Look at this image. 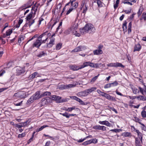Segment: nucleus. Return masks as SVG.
Masks as SVG:
<instances>
[{"label": "nucleus", "instance_id": "obj_35", "mask_svg": "<svg viewBox=\"0 0 146 146\" xmlns=\"http://www.w3.org/2000/svg\"><path fill=\"white\" fill-rule=\"evenodd\" d=\"M90 62H84L83 65L81 66L82 69L86 66H89Z\"/></svg>", "mask_w": 146, "mask_h": 146}, {"label": "nucleus", "instance_id": "obj_4", "mask_svg": "<svg viewBox=\"0 0 146 146\" xmlns=\"http://www.w3.org/2000/svg\"><path fill=\"white\" fill-rule=\"evenodd\" d=\"M78 29L77 27L73 26L71 27L70 29V31L74 35L76 36L79 37L80 36V33L77 32V30Z\"/></svg>", "mask_w": 146, "mask_h": 146}, {"label": "nucleus", "instance_id": "obj_58", "mask_svg": "<svg viewBox=\"0 0 146 146\" xmlns=\"http://www.w3.org/2000/svg\"><path fill=\"white\" fill-rule=\"evenodd\" d=\"M142 18H143L144 21L146 20V12H143L142 15Z\"/></svg>", "mask_w": 146, "mask_h": 146}, {"label": "nucleus", "instance_id": "obj_39", "mask_svg": "<svg viewBox=\"0 0 146 146\" xmlns=\"http://www.w3.org/2000/svg\"><path fill=\"white\" fill-rule=\"evenodd\" d=\"M70 98L72 100H76L77 101L79 102V101L80 100L76 96H70Z\"/></svg>", "mask_w": 146, "mask_h": 146}, {"label": "nucleus", "instance_id": "obj_64", "mask_svg": "<svg viewBox=\"0 0 146 146\" xmlns=\"http://www.w3.org/2000/svg\"><path fill=\"white\" fill-rule=\"evenodd\" d=\"M111 87V85L110 83L107 84L104 86V88H110Z\"/></svg>", "mask_w": 146, "mask_h": 146}, {"label": "nucleus", "instance_id": "obj_26", "mask_svg": "<svg viewBox=\"0 0 146 146\" xmlns=\"http://www.w3.org/2000/svg\"><path fill=\"white\" fill-rule=\"evenodd\" d=\"M60 97L59 96L56 95H53V96L52 97V99L53 100H54L56 101H60Z\"/></svg>", "mask_w": 146, "mask_h": 146}, {"label": "nucleus", "instance_id": "obj_46", "mask_svg": "<svg viewBox=\"0 0 146 146\" xmlns=\"http://www.w3.org/2000/svg\"><path fill=\"white\" fill-rule=\"evenodd\" d=\"M26 135L25 132L21 134H19L18 136V138L19 139L23 138Z\"/></svg>", "mask_w": 146, "mask_h": 146}, {"label": "nucleus", "instance_id": "obj_6", "mask_svg": "<svg viewBox=\"0 0 146 146\" xmlns=\"http://www.w3.org/2000/svg\"><path fill=\"white\" fill-rule=\"evenodd\" d=\"M41 39H36L35 42L33 44L32 47L30 48L32 50L33 48L35 47L39 48L41 45Z\"/></svg>", "mask_w": 146, "mask_h": 146}, {"label": "nucleus", "instance_id": "obj_50", "mask_svg": "<svg viewBox=\"0 0 146 146\" xmlns=\"http://www.w3.org/2000/svg\"><path fill=\"white\" fill-rule=\"evenodd\" d=\"M141 115L143 118L146 117V111L145 110H143L141 112Z\"/></svg>", "mask_w": 146, "mask_h": 146}, {"label": "nucleus", "instance_id": "obj_38", "mask_svg": "<svg viewBox=\"0 0 146 146\" xmlns=\"http://www.w3.org/2000/svg\"><path fill=\"white\" fill-rule=\"evenodd\" d=\"M107 107H108V110L113 111L116 113H118L117 111L113 107H111L109 106H108Z\"/></svg>", "mask_w": 146, "mask_h": 146}, {"label": "nucleus", "instance_id": "obj_32", "mask_svg": "<svg viewBox=\"0 0 146 146\" xmlns=\"http://www.w3.org/2000/svg\"><path fill=\"white\" fill-rule=\"evenodd\" d=\"M79 94L82 96H85L88 95L86 90L83 91L79 92Z\"/></svg>", "mask_w": 146, "mask_h": 146}, {"label": "nucleus", "instance_id": "obj_31", "mask_svg": "<svg viewBox=\"0 0 146 146\" xmlns=\"http://www.w3.org/2000/svg\"><path fill=\"white\" fill-rule=\"evenodd\" d=\"M137 134V135L141 141L142 142V139L143 138V135L142 133L139 132V131H138V132H136Z\"/></svg>", "mask_w": 146, "mask_h": 146}, {"label": "nucleus", "instance_id": "obj_2", "mask_svg": "<svg viewBox=\"0 0 146 146\" xmlns=\"http://www.w3.org/2000/svg\"><path fill=\"white\" fill-rule=\"evenodd\" d=\"M27 92L24 91H21L15 93L13 96L15 97L20 98H24L27 97Z\"/></svg>", "mask_w": 146, "mask_h": 146}, {"label": "nucleus", "instance_id": "obj_54", "mask_svg": "<svg viewBox=\"0 0 146 146\" xmlns=\"http://www.w3.org/2000/svg\"><path fill=\"white\" fill-rule=\"evenodd\" d=\"M38 34L35 35H34L33 36V37L32 38H31L30 39L27 41V42L26 43V44H27L31 40H33V39H34L35 38H36V37L38 38Z\"/></svg>", "mask_w": 146, "mask_h": 146}, {"label": "nucleus", "instance_id": "obj_8", "mask_svg": "<svg viewBox=\"0 0 146 146\" xmlns=\"http://www.w3.org/2000/svg\"><path fill=\"white\" fill-rule=\"evenodd\" d=\"M92 128L96 130L105 131L106 130V127L103 125L101 126L100 125H98L93 126Z\"/></svg>", "mask_w": 146, "mask_h": 146}, {"label": "nucleus", "instance_id": "obj_29", "mask_svg": "<svg viewBox=\"0 0 146 146\" xmlns=\"http://www.w3.org/2000/svg\"><path fill=\"white\" fill-rule=\"evenodd\" d=\"M143 10V8L142 7L141 8V7L139 9V10L137 13V14L138 15V17H139L141 15L142 12Z\"/></svg>", "mask_w": 146, "mask_h": 146}, {"label": "nucleus", "instance_id": "obj_43", "mask_svg": "<svg viewBox=\"0 0 146 146\" xmlns=\"http://www.w3.org/2000/svg\"><path fill=\"white\" fill-rule=\"evenodd\" d=\"M12 32L13 29H9L8 30H7L6 32V35L7 36H9Z\"/></svg>", "mask_w": 146, "mask_h": 146}, {"label": "nucleus", "instance_id": "obj_36", "mask_svg": "<svg viewBox=\"0 0 146 146\" xmlns=\"http://www.w3.org/2000/svg\"><path fill=\"white\" fill-rule=\"evenodd\" d=\"M48 127V126L47 125H43L40 128H39L38 129H37L36 130V132H39V131L42 130L44 128H45V127Z\"/></svg>", "mask_w": 146, "mask_h": 146}, {"label": "nucleus", "instance_id": "obj_51", "mask_svg": "<svg viewBox=\"0 0 146 146\" xmlns=\"http://www.w3.org/2000/svg\"><path fill=\"white\" fill-rule=\"evenodd\" d=\"M91 139L85 141L82 143V145H86L88 144H90L92 143Z\"/></svg>", "mask_w": 146, "mask_h": 146}, {"label": "nucleus", "instance_id": "obj_18", "mask_svg": "<svg viewBox=\"0 0 146 146\" xmlns=\"http://www.w3.org/2000/svg\"><path fill=\"white\" fill-rule=\"evenodd\" d=\"M94 54L96 55H99L102 54L103 53V52L102 50H96L93 51Z\"/></svg>", "mask_w": 146, "mask_h": 146}, {"label": "nucleus", "instance_id": "obj_22", "mask_svg": "<svg viewBox=\"0 0 146 146\" xmlns=\"http://www.w3.org/2000/svg\"><path fill=\"white\" fill-rule=\"evenodd\" d=\"M47 55V54L44 51H41L40 52L39 54L37 55V56L39 58H41L42 56H45Z\"/></svg>", "mask_w": 146, "mask_h": 146}, {"label": "nucleus", "instance_id": "obj_37", "mask_svg": "<svg viewBox=\"0 0 146 146\" xmlns=\"http://www.w3.org/2000/svg\"><path fill=\"white\" fill-rule=\"evenodd\" d=\"M122 130L121 129H112L110 130V131H112L113 132H115L116 133H117L120 131H122Z\"/></svg>", "mask_w": 146, "mask_h": 146}, {"label": "nucleus", "instance_id": "obj_23", "mask_svg": "<svg viewBox=\"0 0 146 146\" xmlns=\"http://www.w3.org/2000/svg\"><path fill=\"white\" fill-rule=\"evenodd\" d=\"M79 110V109L78 108H76L75 106H73L72 107L68 108H67V111H68L69 112H71L74 110Z\"/></svg>", "mask_w": 146, "mask_h": 146}, {"label": "nucleus", "instance_id": "obj_55", "mask_svg": "<svg viewBox=\"0 0 146 146\" xmlns=\"http://www.w3.org/2000/svg\"><path fill=\"white\" fill-rule=\"evenodd\" d=\"M99 75L100 74H98L97 76H96L95 77L93 78L91 80L90 82H94L96 81V80L97 79Z\"/></svg>", "mask_w": 146, "mask_h": 146}, {"label": "nucleus", "instance_id": "obj_56", "mask_svg": "<svg viewBox=\"0 0 146 146\" xmlns=\"http://www.w3.org/2000/svg\"><path fill=\"white\" fill-rule=\"evenodd\" d=\"M44 20V19L42 17V16H41L39 18V20H38V25H39L41 24V22L42 21H43Z\"/></svg>", "mask_w": 146, "mask_h": 146}, {"label": "nucleus", "instance_id": "obj_59", "mask_svg": "<svg viewBox=\"0 0 146 146\" xmlns=\"http://www.w3.org/2000/svg\"><path fill=\"white\" fill-rule=\"evenodd\" d=\"M22 39L23 40L24 39V38L23 36H20L18 38V42L19 43H21V42Z\"/></svg>", "mask_w": 146, "mask_h": 146}, {"label": "nucleus", "instance_id": "obj_13", "mask_svg": "<svg viewBox=\"0 0 146 146\" xmlns=\"http://www.w3.org/2000/svg\"><path fill=\"white\" fill-rule=\"evenodd\" d=\"M105 97L109 100L114 101H116V100L114 97H113L108 94H106L105 96Z\"/></svg>", "mask_w": 146, "mask_h": 146}, {"label": "nucleus", "instance_id": "obj_20", "mask_svg": "<svg viewBox=\"0 0 146 146\" xmlns=\"http://www.w3.org/2000/svg\"><path fill=\"white\" fill-rule=\"evenodd\" d=\"M35 98L33 97V96H32L27 100L26 102V104L28 105H29L31 103H32L34 102V100H35L34 99Z\"/></svg>", "mask_w": 146, "mask_h": 146}, {"label": "nucleus", "instance_id": "obj_12", "mask_svg": "<svg viewBox=\"0 0 146 146\" xmlns=\"http://www.w3.org/2000/svg\"><path fill=\"white\" fill-rule=\"evenodd\" d=\"M133 52L139 51L141 48V46L139 43H138L135 44Z\"/></svg>", "mask_w": 146, "mask_h": 146}, {"label": "nucleus", "instance_id": "obj_63", "mask_svg": "<svg viewBox=\"0 0 146 146\" xmlns=\"http://www.w3.org/2000/svg\"><path fill=\"white\" fill-rule=\"evenodd\" d=\"M26 13H26V12H25L24 11L23 12V14H21L19 15V18L21 19L24 17Z\"/></svg>", "mask_w": 146, "mask_h": 146}, {"label": "nucleus", "instance_id": "obj_61", "mask_svg": "<svg viewBox=\"0 0 146 146\" xmlns=\"http://www.w3.org/2000/svg\"><path fill=\"white\" fill-rule=\"evenodd\" d=\"M141 98H140V100L143 101H145L146 100V96H140Z\"/></svg>", "mask_w": 146, "mask_h": 146}, {"label": "nucleus", "instance_id": "obj_44", "mask_svg": "<svg viewBox=\"0 0 146 146\" xmlns=\"http://www.w3.org/2000/svg\"><path fill=\"white\" fill-rule=\"evenodd\" d=\"M110 84H111V87L116 86L118 84V82L116 81H115L113 82L110 83Z\"/></svg>", "mask_w": 146, "mask_h": 146}, {"label": "nucleus", "instance_id": "obj_11", "mask_svg": "<svg viewBox=\"0 0 146 146\" xmlns=\"http://www.w3.org/2000/svg\"><path fill=\"white\" fill-rule=\"evenodd\" d=\"M69 68L71 69L73 71L78 70L79 69H82L81 66H77L76 65H71L69 66Z\"/></svg>", "mask_w": 146, "mask_h": 146}, {"label": "nucleus", "instance_id": "obj_52", "mask_svg": "<svg viewBox=\"0 0 146 146\" xmlns=\"http://www.w3.org/2000/svg\"><path fill=\"white\" fill-rule=\"evenodd\" d=\"M140 124L142 126L141 127V129L145 131H146V126L145 125L142 123H140Z\"/></svg>", "mask_w": 146, "mask_h": 146}, {"label": "nucleus", "instance_id": "obj_57", "mask_svg": "<svg viewBox=\"0 0 146 146\" xmlns=\"http://www.w3.org/2000/svg\"><path fill=\"white\" fill-rule=\"evenodd\" d=\"M74 86L75 85L73 84L66 85V89L74 87Z\"/></svg>", "mask_w": 146, "mask_h": 146}, {"label": "nucleus", "instance_id": "obj_15", "mask_svg": "<svg viewBox=\"0 0 146 146\" xmlns=\"http://www.w3.org/2000/svg\"><path fill=\"white\" fill-rule=\"evenodd\" d=\"M76 0H73L71 2V5L74 9L76 8L78 6V3L77 1H76Z\"/></svg>", "mask_w": 146, "mask_h": 146}, {"label": "nucleus", "instance_id": "obj_49", "mask_svg": "<svg viewBox=\"0 0 146 146\" xmlns=\"http://www.w3.org/2000/svg\"><path fill=\"white\" fill-rule=\"evenodd\" d=\"M98 93L100 95L105 97V96L106 95V93H105L104 92H102L100 90H97Z\"/></svg>", "mask_w": 146, "mask_h": 146}, {"label": "nucleus", "instance_id": "obj_41", "mask_svg": "<svg viewBox=\"0 0 146 146\" xmlns=\"http://www.w3.org/2000/svg\"><path fill=\"white\" fill-rule=\"evenodd\" d=\"M97 3L98 7H101L103 6L102 3L100 0H98L97 1Z\"/></svg>", "mask_w": 146, "mask_h": 146}, {"label": "nucleus", "instance_id": "obj_10", "mask_svg": "<svg viewBox=\"0 0 146 146\" xmlns=\"http://www.w3.org/2000/svg\"><path fill=\"white\" fill-rule=\"evenodd\" d=\"M35 100L41 98L40 97V92L39 91L36 92L32 96Z\"/></svg>", "mask_w": 146, "mask_h": 146}, {"label": "nucleus", "instance_id": "obj_33", "mask_svg": "<svg viewBox=\"0 0 146 146\" xmlns=\"http://www.w3.org/2000/svg\"><path fill=\"white\" fill-rule=\"evenodd\" d=\"M59 114L63 116L66 117V118H69V114L66 112H65L64 113H60Z\"/></svg>", "mask_w": 146, "mask_h": 146}, {"label": "nucleus", "instance_id": "obj_16", "mask_svg": "<svg viewBox=\"0 0 146 146\" xmlns=\"http://www.w3.org/2000/svg\"><path fill=\"white\" fill-rule=\"evenodd\" d=\"M127 21L126 20H125L124 21L122 24V27L123 29V31H124V33L126 32L127 31Z\"/></svg>", "mask_w": 146, "mask_h": 146}, {"label": "nucleus", "instance_id": "obj_47", "mask_svg": "<svg viewBox=\"0 0 146 146\" xmlns=\"http://www.w3.org/2000/svg\"><path fill=\"white\" fill-rule=\"evenodd\" d=\"M80 48L78 47V46L76 47V48H74V50H73L71 51L72 52H77L78 51H81V50H80Z\"/></svg>", "mask_w": 146, "mask_h": 146}, {"label": "nucleus", "instance_id": "obj_19", "mask_svg": "<svg viewBox=\"0 0 146 146\" xmlns=\"http://www.w3.org/2000/svg\"><path fill=\"white\" fill-rule=\"evenodd\" d=\"M51 94V93L49 92H42L40 94V97L42 98L45 96H50Z\"/></svg>", "mask_w": 146, "mask_h": 146}, {"label": "nucleus", "instance_id": "obj_27", "mask_svg": "<svg viewBox=\"0 0 146 146\" xmlns=\"http://www.w3.org/2000/svg\"><path fill=\"white\" fill-rule=\"evenodd\" d=\"M131 28H132V22L131 21L128 24V33L129 34L131 31Z\"/></svg>", "mask_w": 146, "mask_h": 146}, {"label": "nucleus", "instance_id": "obj_3", "mask_svg": "<svg viewBox=\"0 0 146 146\" xmlns=\"http://www.w3.org/2000/svg\"><path fill=\"white\" fill-rule=\"evenodd\" d=\"M25 66L22 68L17 66L16 69V75L19 76L24 74L25 72Z\"/></svg>", "mask_w": 146, "mask_h": 146}, {"label": "nucleus", "instance_id": "obj_48", "mask_svg": "<svg viewBox=\"0 0 146 146\" xmlns=\"http://www.w3.org/2000/svg\"><path fill=\"white\" fill-rule=\"evenodd\" d=\"M130 0H124V1L122 2V3H123L124 4H127L130 5H133L132 3L131 2L128 1H130Z\"/></svg>", "mask_w": 146, "mask_h": 146}, {"label": "nucleus", "instance_id": "obj_42", "mask_svg": "<svg viewBox=\"0 0 146 146\" xmlns=\"http://www.w3.org/2000/svg\"><path fill=\"white\" fill-rule=\"evenodd\" d=\"M119 1V0H116L115 3L114 4L113 7L115 10L118 7Z\"/></svg>", "mask_w": 146, "mask_h": 146}, {"label": "nucleus", "instance_id": "obj_28", "mask_svg": "<svg viewBox=\"0 0 146 146\" xmlns=\"http://www.w3.org/2000/svg\"><path fill=\"white\" fill-rule=\"evenodd\" d=\"M132 120L138 123L139 124L140 123H141V120L136 116H134V119H133Z\"/></svg>", "mask_w": 146, "mask_h": 146}, {"label": "nucleus", "instance_id": "obj_34", "mask_svg": "<svg viewBox=\"0 0 146 146\" xmlns=\"http://www.w3.org/2000/svg\"><path fill=\"white\" fill-rule=\"evenodd\" d=\"M135 143L136 146H139L141 145L140 142L137 137L135 138Z\"/></svg>", "mask_w": 146, "mask_h": 146}, {"label": "nucleus", "instance_id": "obj_30", "mask_svg": "<svg viewBox=\"0 0 146 146\" xmlns=\"http://www.w3.org/2000/svg\"><path fill=\"white\" fill-rule=\"evenodd\" d=\"M33 13V12L31 11L29 14V15H27L26 18L27 19V21H29L32 18Z\"/></svg>", "mask_w": 146, "mask_h": 146}, {"label": "nucleus", "instance_id": "obj_25", "mask_svg": "<svg viewBox=\"0 0 146 146\" xmlns=\"http://www.w3.org/2000/svg\"><path fill=\"white\" fill-rule=\"evenodd\" d=\"M36 76L37 77H38L39 76L37 72H35L30 75L29 76V77L31 79H33Z\"/></svg>", "mask_w": 146, "mask_h": 146}, {"label": "nucleus", "instance_id": "obj_60", "mask_svg": "<svg viewBox=\"0 0 146 146\" xmlns=\"http://www.w3.org/2000/svg\"><path fill=\"white\" fill-rule=\"evenodd\" d=\"M92 143L95 144L98 142V139L96 138H94L91 139Z\"/></svg>", "mask_w": 146, "mask_h": 146}, {"label": "nucleus", "instance_id": "obj_5", "mask_svg": "<svg viewBox=\"0 0 146 146\" xmlns=\"http://www.w3.org/2000/svg\"><path fill=\"white\" fill-rule=\"evenodd\" d=\"M31 1H29L26 4H24L23 5H22L21 7H20L19 9H21L22 8H23V9H22V10L21 11L20 13H19V14H20L21 12H23V13L24 11V10L30 7L32 5V4H31Z\"/></svg>", "mask_w": 146, "mask_h": 146}, {"label": "nucleus", "instance_id": "obj_21", "mask_svg": "<svg viewBox=\"0 0 146 146\" xmlns=\"http://www.w3.org/2000/svg\"><path fill=\"white\" fill-rule=\"evenodd\" d=\"M121 135L124 137H131V133L126 132L122 133Z\"/></svg>", "mask_w": 146, "mask_h": 146}, {"label": "nucleus", "instance_id": "obj_62", "mask_svg": "<svg viewBox=\"0 0 146 146\" xmlns=\"http://www.w3.org/2000/svg\"><path fill=\"white\" fill-rule=\"evenodd\" d=\"M85 7L84 8L82 13H84V15L85 14V13L88 9L87 7L86 6V5L85 6Z\"/></svg>", "mask_w": 146, "mask_h": 146}, {"label": "nucleus", "instance_id": "obj_9", "mask_svg": "<svg viewBox=\"0 0 146 146\" xmlns=\"http://www.w3.org/2000/svg\"><path fill=\"white\" fill-rule=\"evenodd\" d=\"M54 40H50L49 42L48 43H47L46 44L42 46L41 47L43 48H51L52 47L53 45L54 44V43H53Z\"/></svg>", "mask_w": 146, "mask_h": 146}, {"label": "nucleus", "instance_id": "obj_7", "mask_svg": "<svg viewBox=\"0 0 146 146\" xmlns=\"http://www.w3.org/2000/svg\"><path fill=\"white\" fill-rule=\"evenodd\" d=\"M50 98L49 97L43 98L41 100V104L42 106H44L50 102Z\"/></svg>", "mask_w": 146, "mask_h": 146}, {"label": "nucleus", "instance_id": "obj_40", "mask_svg": "<svg viewBox=\"0 0 146 146\" xmlns=\"http://www.w3.org/2000/svg\"><path fill=\"white\" fill-rule=\"evenodd\" d=\"M132 90L133 93L135 94H137L139 92V91L136 88H132Z\"/></svg>", "mask_w": 146, "mask_h": 146}, {"label": "nucleus", "instance_id": "obj_1", "mask_svg": "<svg viewBox=\"0 0 146 146\" xmlns=\"http://www.w3.org/2000/svg\"><path fill=\"white\" fill-rule=\"evenodd\" d=\"M95 27L91 24H87L83 28L80 29V32L82 34H84L88 32H89L90 33H93L95 31Z\"/></svg>", "mask_w": 146, "mask_h": 146}, {"label": "nucleus", "instance_id": "obj_14", "mask_svg": "<svg viewBox=\"0 0 146 146\" xmlns=\"http://www.w3.org/2000/svg\"><path fill=\"white\" fill-rule=\"evenodd\" d=\"M99 123L102 125H104L108 127H111V124L107 121H100Z\"/></svg>", "mask_w": 146, "mask_h": 146}, {"label": "nucleus", "instance_id": "obj_24", "mask_svg": "<svg viewBox=\"0 0 146 146\" xmlns=\"http://www.w3.org/2000/svg\"><path fill=\"white\" fill-rule=\"evenodd\" d=\"M97 88L96 87H92L91 88L88 89L87 90H86V92H87V93L88 94H89L90 93H91L93 91L96 90Z\"/></svg>", "mask_w": 146, "mask_h": 146}, {"label": "nucleus", "instance_id": "obj_17", "mask_svg": "<svg viewBox=\"0 0 146 146\" xmlns=\"http://www.w3.org/2000/svg\"><path fill=\"white\" fill-rule=\"evenodd\" d=\"M121 67L123 68H125V66L123 65L121 63L118 62L113 63V67Z\"/></svg>", "mask_w": 146, "mask_h": 146}, {"label": "nucleus", "instance_id": "obj_53", "mask_svg": "<svg viewBox=\"0 0 146 146\" xmlns=\"http://www.w3.org/2000/svg\"><path fill=\"white\" fill-rule=\"evenodd\" d=\"M23 102V101H22L18 103H16V101H15L13 102V104L15 105L16 106H21L22 105Z\"/></svg>", "mask_w": 146, "mask_h": 146}, {"label": "nucleus", "instance_id": "obj_45", "mask_svg": "<svg viewBox=\"0 0 146 146\" xmlns=\"http://www.w3.org/2000/svg\"><path fill=\"white\" fill-rule=\"evenodd\" d=\"M62 44L61 43H58L56 45V48L57 50L60 49L62 47Z\"/></svg>", "mask_w": 146, "mask_h": 146}]
</instances>
